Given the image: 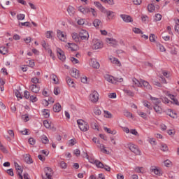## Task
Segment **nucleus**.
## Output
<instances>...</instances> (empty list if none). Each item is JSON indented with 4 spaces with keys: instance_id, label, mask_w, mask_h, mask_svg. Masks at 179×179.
Segmentation results:
<instances>
[{
    "instance_id": "f257e3e1",
    "label": "nucleus",
    "mask_w": 179,
    "mask_h": 179,
    "mask_svg": "<svg viewBox=\"0 0 179 179\" xmlns=\"http://www.w3.org/2000/svg\"><path fill=\"white\" fill-rule=\"evenodd\" d=\"M92 142L96 143L97 148L100 150L102 153H105L106 155H110V151L107 150V147L101 143H100V141L97 139V138L94 137L92 138Z\"/></svg>"
},
{
    "instance_id": "f03ea898",
    "label": "nucleus",
    "mask_w": 179,
    "mask_h": 179,
    "mask_svg": "<svg viewBox=\"0 0 179 179\" xmlns=\"http://www.w3.org/2000/svg\"><path fill=\"white\" fill-rule=\"evenodd\" d=\"M92 47V50H101L103 47V42L100 39L94 38Z\"/></svg>"
},
{
    "instance_id": "7ed1b4c3",
    "label": "nucleus",
    "mask_w": 179,
    "mask_h": 179,
    "mask_svg": "<svg viewBox=\"0 0 179 179\" xmlns=\"http://www.w3.org/2000/svg\"><path fill=\"white\" fill-rule=\"evenodd\" d=\"M99 97L100 95L97 91H92L89 95V100L91 103H96L97 101H99Z\"/></svg>"
},
{
    "instance_id": "20e7f679",
    "label": "nucleus",
    "mask_w": 179,
    "mask_h": 179,
    "mask_svg": "<svg viewBox=\"0 0 179 179\" xmlns=\"http://www.w3.org/2000/svg\"><path fill=\"white\" fill-rule=\"evenodd\" d=\"M77 124L78 126V128L80 129V131H83V132H86L87 131H89V124L86 123L83 120H77Z\"/></svg>"
},
{
    "instance_id": "39448f33",
    "label": "nucleus",
    "mask_w": 179,
    "mask_h": 179,
    "mask_svg": "<svg viewBox=\"0 0 179 179\" xmlns=\"http://www.w3.org/2000/svg\"><path fill=\"white\" fill-rule=\"evenodd\" d=\"M45 175L43 176V179H52V175L54 173L52 172V169L50 167H45L44 169Z\"/></svg>"
},
{
    "instance_id": "423d86ee",
    "label": "nucleus",
    "mask_w": 179,
    "mask_h": 179,
    "mask_svg": "<svg viewBox=\"0 0 179 179\" xmlns=\"http://www.w3.org/2000/svg\"><path fill=\"white\" fill-rule=\"evenodd\" d=\"M129 149L137 156H141V155H142V152L139 150V148H138V145L135 144H129Z\"/></svg>"
},
{
    "instance_id": "0eeeda50",
    "label": "nucleus",
    "mask_w": 179,
    "mask_h": 179,
    "mask_svg": "<svg viewBox=\"0 0 179 179\" xmlns=\"http://www.w3.org/2000/svg\"><path fill=\"white\" fill-rule=\"evenodd\" d=\"M87 159L90 163H91L92 164H95V166L98 168L104 167V164H103V163H101V162H100L97 159H94V158H93V157H90V158L87 157Z\"/></svg>"
},
{
    "instance_id": "6e6552de",
    "label": "nucleus",
    "mask_w": 179,
    "mask_h": 179,
    "mask_svg": "<svg viewBox=\"0 0 179 179\" xmlns=\"http://www.w3.org/2000/svg\"><path fill=\"white\" fill-rule=\"evenodd\" d=\"M57 37L60 41L66 42V33L61 30L57 31Z\"/></svg>"
},
{
    "instance_id": "1a4fd4ad",
    "label": "nucleus",
    "mask_w": 179,
    "mask_h": 179,
    "mask_svg": "<svg viewBox=\"0 0 179 179\" xmlns=\"http://www.w3.org/2000/svg\"><path fill=\"white\" fill-rule=\"evenodd\" d=\"M42 46L43 47V48H45V50H46L48 53L50 55L51 58L52 59H55V57H54V53H52V50L48 48V45L47 44V43L45 42V41L42 42Z\"/></svg>"
},
{
    "instance_id": "9d476101",
    "label": "nucleus",
    "mask_w": 179,
    "mask_h": 179,
    "mask_svg": "<svg viewBox=\"0 0 179 179\" xmlns=\"http://www.w3.org/2000/svg\"><path fill=\"white\" fill-rule=\"evenodd\" d=\"M80 40H85L87 41V40H89V32L85 29H81L80 31Z\"/></svg>"
},
{
    "instance_id": "9b49d317",
    "label": "nucleus",
    "mask_w": 179,
    "mask_h": 179,
    "mask_svg": "<svg viewBox=\"0 0 179 179\" xmlns=\"http://www.w3.org/2000/svg\"><path fill=\"white\" fill-rule=\"evenodd\" d=\"M150 171L151 173H154V174H155V176H162V170L157 167V166H151L150 168Z\"/></svg>"
},
{
    "instance_id": "f8f14e48",
    "label": "nucleus",
    "mask_w": 179,
    "mask_h": 179,
    "mask_svg": "<svg viewBox=\"0 0 179 179\" xmlns=\"http://www.w3.org/2000/svg\"><path fill=\"white\" fill-rule=\"evenodd\" d=\"M89 64L90 66L94 69H99V68H100V63H99L96 59H91Z\"/></svg>"
},
{
    "instance_id": "ddd939ff",
    "label": "nucleus",
    "mask_w": 179,
    "mask_h": 179,
    "mask_svg": "<svg viewBox=\"0 0 179 179\" xmlns=\"http://www.w3.org/2000/svg\"><path fill=\"white\" fill-rule=\"evenodd\" d=\"M108 59L110 62L113 65H115L116 66H121V62H120V60L117 58L114 57L113 56H110Z\"/></svg>"
},
{
    "instance_id": "4468645a",
    "label": "nucleus",
    "mask_w": 179,
    "mask_h": 179,
    "mask_svg": "<svg viewBox=\"0 0 179 179\" xmlns=\"http://www.w3.org/2000/svg\"><path fill=\"white\" fill-rule=\"evenodd\" d=\"M120 17L122 19L123 22L126 23H132V22H134L132 17L128 15L122 14L120 15Z\"/></svg>"
},
{
    "instance_id": "2eb2a0df",
    "label": "nucleus",
    "mask_w": 179,
    "mask_h": 179,
    "mask_svg": "<svg viewBox=\"0 0 179 179\" xmlns=\"http://www.w3.org/2000/svg\"><path fill=\"white\" fill-rule=\"evenodd\" d=\"M57 57L59 59H60V61H65V59H66V57H65V53L60 48L57 49Z\"/></svg>"
},
{
    "instance_id": "dca6fc26",
    "label": "nucleus",
    "mask_w": 179,
    "mask_h": 179,
    "mask_svg": "<svg viewBox=\"0 0 179 179\" xmlns=\"http://www.w3.org/2000/svg\"><path fill=\"white\" fill-rule=\"evenodd\" d=\"M166 114L171 117V118L177 119L178 118V115L173 109H168L166 110Z\"/></svg>"
},
{
    "instance_id": "f3484780",
    "label": "nucleus",
    "mask_w": 179,
    "mask_h": 179,
    "mask_svg": "<svg viewBox=\"0 0 179 179\" xmlns=\"http://www.w3.org/2000/svg\"><path fill=\"white\" fill-rule=\"evenodd\" d=\"M15 170L17 171V175L20 179H23V176H22V173H23V170H22V166L17 164V162H15Z\"/></svg>"
},
{
    "instance_id": "a211bd4d",
    "label": "nucleus",
    "mask_w": 179,
    "mask_h": 179,
    "mask_svg": "<svg viewBox=\"0 0 179 179\" xmlns=\"http://www.w3.org/2000/svg\"><path fill=\"white\" fill-rule=\"evenodd\" d=\"M65 47L68 48L69 51H76L78 50V45L73 43H68Z\"/></svg>"
},
{
    "instance_id": "6ab92c4d",
    "label": "nucleus",
    "mask_w": 179,
    "mask_h": 179,
    "mask_svg": "<svg viewBox=\"0 0 179 179\" xmlns=\"http://www.w3.org/2000/svg\"><path fill=\"white\" fill-rule=\"evenodd\" d=\"M105 79L107 80V82H109V83H113L115 85L117 83V79L114 78L113 76H110L108 74L105 75Z\"/></svg>"
},
{
    "instance_id": "aec40b11",
    "label": "nucleus",
    "mask_w": 179,
    "mask_h": 179,
    "mask_svg": "<svg viewBox=\"0 0 179 179\" xmlns=\"http://www.w3.org/2000/svg\"><path fill=\"white\" fill-rule=\"evenodd\" d=\"M94 5L96 6V8L100 10V12H102V13H106V12H107V9H106V8H104V6H103L100 2L95 1Z\"/></svg>"
},
{
    "instance_id": "412c9836",
    "label": "nucleus",
    "mask_w": 179,
    "mask_h": 179,
    "mask_svg": "<svg viewBox=\"0 0 179 179\" xmlns=\"http://www.w3.org/2000/svg\"><path fill=\"white\" fill-rule=\"evenodd\" d=\"M106 41L108 45H110L112 47H114L115 45H118V42L117 41V40L114 38H108L106 39Z\"/></svg>"
},
{
    "instance_id": "4be33fe9",
    "label": "nucleus",
    "mask_w": 179,
    "mask_h": 179,
    "mask_svg": "<svg viewBox=\"0 0 179 179\" xmlns=\"http://www.w3.org/2000/svg\"><path fill=\"white\" fill-rule=\"evenodd\" d=\"M78 12H80V13H83V15H87V13L90 12V8L80 6L78 8Z\"/></svg>"
},
{
    "instance_id": "5701e85b",
    "label": "nucleus",
    "mask_w": 179,
    "mask_h": 179,
    "mask_svg": "<svg viewBox=\"0 0 179 179\" xmlns=\"http://www.w3.org/2000/svg\"><path fill=\"white\" fill-rule=\"evenodd\" d=\"M67 12L69 16H75L76 13V10L72 6H69L67 8Z\"/></svg>"
},
{
    "instance_id": "b1692460",
    "label": "nucleus",
    "mask_w": 179,
    "mask_h": 179,
    "mask_svg": "<svg viewBox=\"0 0 179 179\" xmlns=\"http://www.w3.org/2000/svg\"><path fill=\"white\" fill-rule=\"evenodd\" d=\"M106 13L107 15V18L108 20H113V19H114V17H115V13H114L113 11L111 10H108L105 13Z\"/></svg>"
},
{
    "instance_id": "393cba45",
    "label": "nucleus",
    "mask_w": 179,
    "mask_h": 179,
    "mask_svg": "<svg viewBox=\"0 0 179 179\" xmlns=\"http://www.w3.org/2000/svg\"><path fill=\"white\" fill-rule=\"evenodd\" d=\"M29 89L33 92V93H38L40 92V87L37 85H31Z\"/></svg>"
},
{
    "instance_id": "a878e982",
    "label": "nucleus",
    "mask_w": 179,
    "mask_h": 179,
    "mask_svg": "<svg viewBox=\"0 0 179 179\" xmlns=\"http://www.w3.org/2000/svg\"><path fill=\"white\" fill-rule=\"evenodd\" d=\"M50 78L55 85H58V83H59V80H58V77L55 74H51Z\"/></svg>"
},
{
    "instance_id": "bb28decb",
    "label": "nucleus",
    "mask_w": 179,
    "mask_h": 179,
    "mask_svg": "<svg viewBox=\"0 0 179 179\" xmlns=\"http://www.w3.org/2000/svg\"><path fill=\"white\" fill-rule=\"evenodd\" d=\"M143 80H138V79L136 78H133L132 79V82H133V85L134 86H136L137 87H142V81Z\"/></svg>"
},
{
    "instance_id": "cd10ccee",
    "label": "nucleus",
    "mask_w": 179,
    "mask_h": 179,
    "mask_svg": "<svg viewBox=\"0 0 179 179\" xmlns=\"http://www.w3.org/2000/svg\"><path fill=\"white\" fill-rule=\"evenodd\" d=\"M141 85L142 86H143V87L145 89H146L147 90H152V85H150V84H149V82L145 81L144 80H143V81H141Z\"/></svg>"
},
{
    "instance_id": "c85d7f7f",
    "label": "nucleus",
    "mask_w": 179,
    "mask_h": 179,
    "mask_svg": "<svg viewBox=\"0 0 179 179\" xmlns=\"http://www.w3.org/2000/svg\"><path fill=\"white\" fill-rule=\"evenodd\" d=\"M71 37L76 43L80 42V34H78L77 33L74 32L71 34Z\"/></svg>"
},
{
    "instance_id": "c756f323",
    "label": "nucleus",
    "mask_w": 179,
    "mask_h": 179,
    "mask_svg": "<svg viewBox=\"0 0 179 179\" xmlns=\"http://www.w3.org/2000/svg\"><path fill=\"white\" fill-rule=\"evenodd\" d=\"M71 75L73 78H76V79H78L79 78V70L76 69H73L71 71Z\"/></svg>"
},
{
    "instance_id": "7c9ffc66",
    "label": "nucleus",
    "mask_w": 179,
    "mask_h": 179,
    "mask_svg": "<svg viewBox=\"0 0 179 179\" xmlns=\"http://www.w3.org/2000/svg\"><path fill=\"white\" fill-rule=\"evenodd\" d=\"M103 130L105 131V132H107V134H110L111 135L117 134V130H111V129L108 128L107 127H104Z\"/></svg>"
},
{
    "instance_id": "2f4dec72",
    "label": "nucleus",
    "mask_w": 179,
    "mask_h": 179,
    "mask_svg": "<svg viewBox=\"0 0 179 179\" xmlns=\"http://www.w3.org/2000/svg\"><path fill=\"white\" fill-rule=\"evenodd\" d=\"M62 109V108L61 107V104H59V103H57L53 106V111H55V113H59Z\"/></svg>"
},
{
    "instance_id": "473e14b6",
    "label": "nucleus",
    "mask_w": 179,
    "mask_h": 179,
    "mask_svg": "<svg viewBox=\"0 0 179 179\" xmlns=\"http://www.w3.org/2000/svg\"><path fill=\"white\" fill-rule=\"evenodd\" d=\"M154 110L157 114H162L163 108L159 105H154Z\"/></svg>"
},
{
    "instance_id": "72a5a7b5",
    "label": "nucleus",
    "mask_w": 179,
    "mask_h": 179,
    "mask_svg": "<svg viewBox=\"0 0 179 179\" xmlns=\"http://www.w3.org/2000/svg\"><path fill=\"white\" fill-rule=\"evenodd\" d=\"M103 117L105 118H109L110 120L114 118V116L113 115V114L108 110L103 111Z\"/></svg>"
},
{
    "instance_id": "f704fd0d",
    "label": "nucleus",
    "mask_w": 179,
    "mask_h": 179,
    "mask_svg": "<svg viewBox=\"0 0 179 179\" xmlns=\"http://www.w3.org/2000/svg\"><path fill=\"white\" fill-rule=\"evenodd\" d=\"M24 162H26L27 164H31V163H33V159H31V157H30V155L29 154L25 155Z\"/></svg>"
},
{
    "instance_id": "c9c22d12",
    "label": "nucleus",
    "mask_w": 179,
    "mask_h": 179,
    "mask_svg": "<svg viewBox=\"0 0 179 179\" xmlns=\"http://www.w3.org/2000/svg\"><path fill=\"white\" fill-rule=\"evenodd\" d=\"M91 127L93 129H97L99 131V125H97V121L94 119H92L91 121Z\"/></svg>"
},
{
    "instance_id": "e433bc0d",
    "label": "nucleus",
    "mask_w": 179,
    "mask_h": 179,
    "mask_svg": "<svg viewBox=\"0 0 179 179\" xmlns=\"http://www.w3.org/2000/svg\"><path fill=\"white\" fill-rule=\"evenodd\" d=\"M102 22L99 19H95L93 22V25L94 26V27H96V29H99V27H100V26H101Z\"/></svg>"
},
{
    "instance_id": "4c0bfd02",
    "label": "nucleus",
    "mask_w": 179,
    "mask_h": 179,
    "mask_svg": "<svg viewBox=\"0 0 179 179\" xmlns=\"http://www.w3.org/2000/svg\"><path fill=\"white\" fill-rule=\"evenodd\" d=\"M150 100L152 101L154 106H158L160 104V99L156 97L150 96Z\"/></svg>"
},
{
    "instance_id": "58836bf2",
    "label": "nucleus",
    "mask_w": 179,
    "mask_h": 179,
    "mask_svg": "<svg viewBox=\"0 0 179 179\" xmlns=\"http://www.w3.org/2000/svg\"><path fill=\"white\" fill-rule=\"evenodd\" d=\"M137 114L138 115H139V117H141V118H143V120H148V114H146V113L141 110H138Z\"/></svg>"
},
{
    "instance_id": "ea45409f",
    "label": "nucleus",
    "mask_w": 179,
    "mask_h": 179,
    "mask_svg": "<svg viewBox=\"0 0 179 179\" xmlns=\"http://www.w3.org/2000/svg\"><path fill=\"white\" fill-rule=\"evenodd\" d=\"M124 92L127 94V96H131V97H134V96H135V92H134L132 90L128 89V88H125L124 90Z\"/></svg>"
},
{
    "instance_id": "a19ab883",
    "label": "nucleus",
    "mask_w": 179,
    "mask_h": 179,
    "mask_svg": "<svg viewBox=\"0 0 179 179\" xmlns=\"http://www.w3.org/2000/svg\"><path fill=\"white\" fill-rule=\"evenodd\" d=\"M66 82H67V85H69V86L70 87H75V82H73V80H72V79H71V78L67 77L66 78Z\"/></svg>"
},
{
    "instance_id": "79ce46f5",
    "label": "nucleus",
    "mask_w": 179,
    "mask_h": 179,
    "mask_svg": "<svg viewBox=\"0 0 179 179\" xmlns=\"http://www.w3.org/2000/svg\"><path fill=\"white\" fill-rule=\"evenodd\" d=\"M134 171L136 173H141V174H143L145 173V168L141 167V166H136L134 169Z\"/></svg>"
},
{
    "instance_id": "37998d69",
    "label": "nucleus",
    "mask_w": 179,
    "mask_h": 179,
    "mask_svg": "<svg viewBox=\"0 0 179 179\" xmlns=\"http://www.w3.org/2000/svg\"><path fill=\"white\" fill-rule=\"evenodd\" d=\"M42 115H43L45 118H48L50 117V110L48 109L42 110Z\"/></svg>"
},
{
    "instance_id": "c03bdc74",
    "label": "nucleus",
    "mask_w": 179,
    "mask_h": 179,
    "mask_svg": "<svg viewBox=\"0 0 179 179\" xmlns=\"http://www.w3.org/2000/svg\"><path fill=\"white\" fill-rule=\"evenodd\" d=\"M0 53L3 54V55L8 54V47H5V46L0 47Z\"/></svg>"
},
{
    "instance_id": "a18cd8bd",
    "label": "nucleus",
    "mask_w": 179,
    "mask_h": 179,
    "mask_svg": "<svg viewBox=\"0 0 179 179\" xmlns=\"http://www.w3.org/2000/svg\"><path fill=\"white\" fill-rule=\"evenodd\" d=\"M143 104L144 106V107H146L148 110H152V104H150V103L148 101H144L143 102Z\"/></svg>"
},
{
    "instance_id": "49530a36",
    "label": "nucleus",
    "mask_w": 179,
    "mask_h": 179,
    "mask_svg": "<svg viewBox=\"0 0 179 179\" xmlns=\"http://www.w3.org/2000/svg\"><path fill=\"white\" fill-rule=\"evenodd\" d=\"M132 31H134L135 34H143V32L142 31V30H141V29L137 27H134L132 29Z\"/></svg>"
},
{
    "instance_id": "de8ad7c7",
    "label": "nucleus",
    "mask_w": 179,
    "mask_h": 179,
    "mask_svg": "<svg viewBox=\"0 0 179 179\" xmlns=\"http://www.w3.org/2000/svg\"><path fill=\"white\" fill-rule=\"evenodd\" d=\"M21 118L22 121H24V122H27V121H30V117H29V114L22 115Z\"/></svg>"
},
{
    "instance_id": "09e8293b",
    "label": "nucleus",
    "mask_w": 179,
    "mask_h": 179,
    "mask_svg": "<svg viewBox=\"0 0 179 179\" xmlns=\"http://www.w3.org/2000/svg\"><path fill=\"white\" fill-rule=\"evenodd\" d=\"M41 141L43 143L47 144V143H48V142H50V140H48V137H47V136L43 135V136H41Z\"/></svg>"
},
{
    "instance_id": "8fccbe9b",
    "label": "nucleus",
    "mask_w": 179,
    "mask_h": 179,
    "mask_svg": "<svg viewBox=\"0 0 179 179\" xmlns=\"http://www.w3.org/2000/svg\"><path fill=\"white\" fill-rule=\"evenodd\" d=\"M31 83H34V85H37V83H41L40 81V79L37 78V77H34L31 79Z\"/></svg>"
},
{
    "instance_id": "3c124183",
    "label": "nucleus",
    "mask_w": 179,
    "mask_h": 179,
    "mask_svg": "<svg viewBox=\"0 0 179 179\" xmlns=\"http://www.w3.org/2000/svg\"><path fill=\"white\" fill-rule=\"evenodd\" d=\"M160 150L162 152H169V147L166 144H162L160 147Z\"/></svg>"
},
{
    "instance_id": "603ef678",
    "label": "nucleus",
    "mask_w": 179,
    "mask_h": 179,
    "mask_svg": "<svg viewBox=\"0 0 179 179\" xmlns=\"http://www.w3.org/2000/svg\"><path fill=\"white\" fill-rule=\"evenodd\" d=\"M94 113L95 115H101V110H100V108L98 107H96L94 108Z\"/></svg>"
},
{
    "instance_id": "864d4df0",
    "label": "nucleus",
    "mask_w": 179,
    "mask_h": 179,
    "mask_svg": "<svg viewBox=\"0 0 179 179\" xmlns=\"http://www.w3.org/2000/svg\"><path fill=\"white\" fill-rule=\"evenodd\" d=\"M161 100L162 103H164V104H169V103H171V101L169 100V99L164 96H161Z\"/></svg>"
},
{
    "instance_id": "5fc2aeb1",
    "label": "nucleus",
    "mask_w": 179,
    "mask_h": 179,
    "mask_svg": "<svg viewBox=\"0 0 179 179\" xmlns=\"http://www.w3.org/2000/svg\"><path fill=\"white\" fill-rule=\"evenodd\" d=\"M18 26H20V27H22V26H25L26 27H30V22H19Z\"/></svg>"
},
{
    "instance_id": "6e6d98bb",
    "label": "nucleus",
    "mask_w": 179,
    "mask_h": 179,
    "mask_svg": "<svg viewBox=\"0 0 179 179\" xmlns=\"http://www.w3.org/2000/svg\"><path fill=\"white\" fill-rule=\"evenodd\" d=\"M124 115L125 117H127L128 118H134V115H132V113L127 110L124 112Z\"/></svg>"
},
{
    "instance_id": "4d7b16f0",
    "label": "nucleus",
    "mask_w": 179,
    "mask_h": 179,
    "mask_svg": "<svg viewBox=\"0 0 179 179\" xmlns=\"http://www.w3.org/2000/svg\"><path fill=\"white\" fill-rule=\"evenodd\" d=\"M130 134H131V135H134V136H139V133H138V131L135 129H131Z\"/></svg>"
},
{
    "instance_id": "13d9d810",
    "label": "nucleus",
    "mask_w": 179,
    "mask_h": 179,
    "mask_svg": "<svg viewBox=\"0 0 179 179\" xmlns=\"http://www.w3.org/2000/svg\"><path fill=\"white\" fill-rule=\"evenodd\" d=\"M169 97L173 101L174 104H178V101L176 99V96L173 94H170Z\"/></svg>"
},
{
    "instance_id": "bf43d9fd",
    "label": "nucleus",
    "mask_w": 179,
    "mask_h": 179,
    "mask_svg": "<svg viewBox=\"0 0 179 179\" xmlns=\"http://www.w3.org/2000/svg\"><path fill=\"white\" fill-rule=\"evenodd\" d=\"M59 166H60L61 169H66L67 167L66 163L64 161L59 162Z\"/></svg>"
},
{
    "instance_id": "052dcab7",
    "label": "nucleus",
    "mask_w": 179,
    "mask_h": 179,
    "mask_svg": "<svg viewBox=\"0 0 179 179\" xmlns=\"http://www.w3.org/2000/svg\"><path fill=\"white\" fill-rule=\"evenodd\" d=\"M24 17H26L24 14H17V20H24Z\"/></svg>"
},
{
    "instance_id": "680f3d73",
    "label": "nucleus",
    "mask_w": 179,
    "mask_h": 179,
    "mask_svg": "<svg viewBox=\"0 0 179 179\" xmlns=\"http://www.w3.org/2000/svg\"><path fill=\"white\" fill-rule=\"evenodd\" d=\"M90 12L92 13V15L94 16V17H97V11H96L94 8H90Z\"/></svg>"
},
{
    "instance_id": "e2e57ef3",
    "label": "nucleus",
    "mask_w": 179,
    "mask_h": 179,
    "mask_svg": "<svg viewBox=\"0 0 179 179\" xmlns=\"http://www.w3.org/2000/svg\"><path fill=\"white\" fill-rule=\"evenodd\" d=\"M148 9L150 12H155V6L153 3L149 4L148 6Z\"/></svg>"
},
{
    "instance_id": "0e129e2a",
    "label": "nucleus",
    "mask_w": 179,
    "mask_h": 179,
    "mask_svg": "<svg viewBox=\"0 0 179 179\" xmlns=\"http://www.w3.org/2000/svg\"><path fill=\"white\" fill-rule=\"evenodd\" d=\"M162 20V15L159 13L155 15V22H160Z\"/></svg>"
},
{
    "instance_id": "69168bd1",
    "label": "nucleus",
    "mask_w": 179,
    "mask_h": 179,
    "mask_svg": "<svg viewBox=\"0 0 179 179\" xmlns=\"http://www.w3.org/2000/svg\"><path fill=\"white\" fill-rule=\"evenodd\" d=\"M85 22H86V20L83 18H81L77 21V23L79 24V26H83V24H85Z\"/></svg>"
},
{
    "instance_id": "338daca9",
    "label": "nucleus",
    "mask_w": 179,
    "mask_h": 179,
    "mask_svg": "<svg viewBox=\"0 0 179 179\" xmlns=\"http://www.w3.org/2000/svg\"><path fill=\"white\" fill-rule=\"evenodd\" d=\"M43 125L45 128H50L51 127V124L48 120H44L43 121Z\"/></svg>"
},
{
    "instance_id": "774afa93",
    "label": "nucleus",
    "mask_w": 179,
    "mask_h": 179,
    "mask_svg": "<svg viewBox=\"0 0 179 179\" xmlns=\"http://www.w3.org/2000/svg\"><path fill=\"white\" fill-rule=\"evenodd\" d=\"M167 134L170 136H174V135H176V130H174V129L168 130Z\"/></svg>"
}]
</instances>
